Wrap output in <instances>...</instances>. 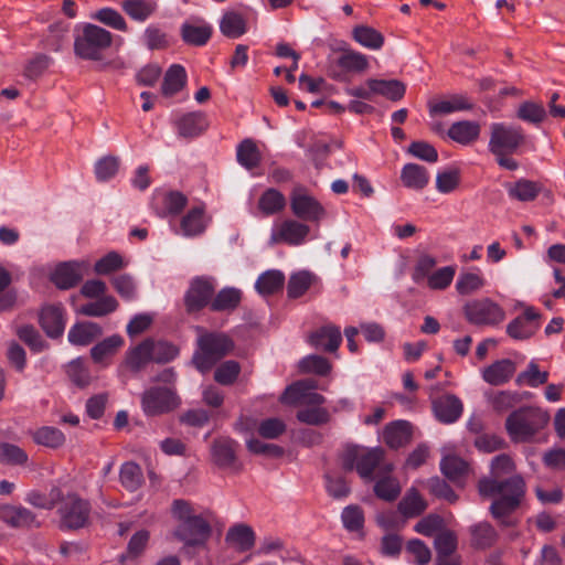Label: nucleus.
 I'll return each instance as SVG.
<instances>
[{
	"instance_id": "69168bd1",
	"label": "nucleus",
	"mask_w": 565,
	"mask_h": 565,
	"mask_svg": "<svg viewBox=\"0 0 565 565\" xmlns=\"http://www.w3.org/2000/svg\"><path fill=\"white\" fill-rule=\"evenodd\" d=\"M299 369L302 373L326 375L331 371V364L327 359L312 354L299 361Z\"/></svg>"
},
{
	"instance_id": "ddd939ff",
	"label": "nucleus",
	"mask_w": 565,
	"mask_h": 565,
	"mask_svg": "<svg viewBox=\"0 0 565 565\" xmlns=\"http://www.w3.org/2000/svg\"><path fill=\"white\" fill-rule=\"evenodd\" d=\"M88 268L89 264L86 260L58 263L50 268L49 278L56 288L67 290L82 280Z\"/></svg>"
},
{
	"instance_id": "052dcab7",
	"label": "nucleus",
	"mask_w": 565,
	"mask_h": 565,
	"mask_svg": "<svg viewBox=\"0 0 565 565\" xmlns=\"http://www.w3.org/2000/svg\"><path fill=\"white\" fill-rule=\"evenodd\" d=\"M456 275V266L441 267L428 275L427 286L433 290H444L450 286Z\"/></svg>"
},
{
	"instance_id": "393cba45",
	"label": "nucleus",
	"mask_w": 565,
	"mask_h": 565,
	"mask_svg": "<svg viewBox=\"0 0 565 565\" xmlns=\"http://www.w3.org/2000/svg\"><path fill=\"white\" fill-rule=\"evenodd\" d=\"M394 466L392 463H384L381 467V472L374 484V492L377 498L385 501L395 500L401 493V484L398 480L391 476Z\"/></svg>"
},
{
	"instance_id": "a878e982",
	"label": "nucleus",
	"mask_w": 565,
	"mask_h": 565,
	"mask_svg": "<svg viewBox=\"0 0 565 565\" xmlns=\"http://www.w3.org/2000/svg\"><path fill=\"white\" fill-rule=\"evenodd\" d=\"M381 438L390 448H399L409 443L412 426L403 419L392 422L384 427Z\"/></svg>"
},
{
	"instance_id": "a18cd8bd",
	"label": "nucleus",
	"mask_w": 565,
	"mask_h": 565,
	"mask_svg": "<svg viewBox=\"0 0 565 565\" xmlns=\"http://www.w3.org/2000/svg\"><path fill=\"white\" fill-rule=\"evenodd\" d=\"M285 205V196L276 189L266 190L258 201V210L266 216L279 213Z\"/></svg>"
},
{
	"instance_id": "6ab92c4d",
	"label": "nucleus",
	"mask_w": 565,
	"mask_h": 565,
	"mask_svg": "<svg viewBox=\"0 0 565 565\" xmlns=\"http://www.w3.org/2000/svg\"><path fill=\"white\" fill-rule=\"evenodd\" d=\"M238 444L228 437H218L211 445V459L221 469L239 470L236 450Z\"/></svg>"
},
{
	"instance_id": "412c9836",
	"label": "nucleus",
	"mask_w": 565,
	"mask_h": 565,
	"mask_svg": "<svg viewBox=\"0 0 565 565\" xmlns=\"http://www.w3.org/2000/svg\"><path fill=\"white\" fill-rule=\"evenodd\" d=\"M124 344L125 340L121 335L113 334L97 342L90 349V358L93 362L98 364L100 367H108L113 362V358L118 353Z\"/></svg>"
},
{
	"instance_id": "9b49d317",
	"label": "nucleus",
	"mask_w": 565,
	"mask_h": 565,
	"mask_svg": "<svg viewBox=\"0 0 565 565\" xmlns=\"http://www.w3.org/2000/svg\"><path fill=\"white\" fill-rule=\"evenodd\" d=\"M463 312L467 320L477 326H497L505 319L504 309L490 298L467 302Z\"/></svg>"
},
{
	"instance_id": "20e7f679",
	"label": "nucleus",
	"mask_w": 565,
	"mask_h": 565,
	"mask_svg": "<svg viewBox=\"0 0 565 565\" xmlns=\"http://www.w3.org/2000/svg\"><path fill=\"white\" fill-rule=\"evenodd\" d=\"M316 382L311 380L300 381L288 386L281 396V401L287 404H301L307 406L297 414V418L309 425H319L328 422V412L319 407L324 402V397L317 392Z\"/></svg>"
},
{
	"instance_id": "6e6d98bb",
	"label": "nucleus",
	"mask_w": 565,
	"mask_h": 565,
	"mask_svg": "<svg viewBox=\"0 0 565 565\" xmlns=\"http://www.w3.org/2000/svg\"><path fill=\"white\" fill-rule=\"evenodd\" d=\"M66 373L77 386L85 387L92 381L89 369L82 358L72 360L66 366Z\"/></svg>"
},
{
	"instance_id": "1a4fd4ad",
	"label": "nucleus",
	"mask_w": 565,
	"mask_h": 565,
	"mask_svg": "<svg viewBox=\"0 0 565 565\" xmlns=\"http://www.w3.org/2000/svg\"><path fill=\"white\" fill-rule=\"evenodd\" d=\"M406 87L398 79L369 78L363 84L345 89L349 96L372 100L382 96L388 100L397 102L405 95Z\"/></svg>"
},
{
	"instance_id": "603ef678",
	"label": "nucleus",
	"mask_w": 565,
	"mask_h": 565,
	"mask_svg": "<svg viewBox=\"0 0 565 565\" xmlns=\"http://www.w3.org/2000/svg\"><path fill=\"white\" fill-rule=\"evenodd\" d=\"M441 472L451 481H458L468 472V465L454 455H445L440 461Z\"/></svg>"
},
{
	"instance_id": "13d9d810",
	"label": "nucleus",
	"mask_w": 565,
	"mask_h": 565,
	"mask_svg": "<svg viewBox=\"0 0 565 565\" xmlns=\"http://www.w3.org/2000/svg\"><path fill=\"white\" fill-rule=\"evenodd\" d=\"M92 18L115 30L122 32L128 30V25L124 17L113 8H103L96 11Z\"/></svg>"
},
{
	"instance_id": "aec40b11",
	"label": "nucleus",
	"mask_w": 565,
	"mask_h": 565,
	"mask_svg": "<svg viewBox=\"0 0 565 565\" xmlns=\"http://www.w3.org/2000/svg\"><path fill=\"white\" fill-rule=\"evenodd\" d=\"M290 206L296 216L306 221H319L324 215L321 204L303 189H295Z\"/></svg>"
},
{
	"instance_id": "39448f33",
	"label": "nucleus",
	"mask_w": 565,
	"mask_h": 565,
	"mask_svg": "<svg viewBox=\"0 0 565 565\" xmlns=\"http://www.w3.org/2000/svg\"><path fill=\"white\" fill-rule=\"evenodd\" d=\"M548 423L547 411L536 406H524L507 417L505 428L513 443H531Z\"/></svg>"
},
{
	"instance_id": "4d7b16f0",
	"label": "nucleus",
	"mask_w": 565,
	"mask_h": 565,
	"mask_svg": "<svg viewBox=\"0 0 565 565\" xmlns=\"http://www.w3.org/2000/svg\"><path fill=\"white\" fill-rule=\"evenodd\" d=\"M237 160L246 169H253L260 161V153L254 141L244 140L237 148Z\"/></svg>"
},
{
	"instance_id": "bf43d9fd",
	"label": "nucleus",
	"mask_w": 565,
	"mask_h": 565,
	"mask_svg": "<svg viewBox=\"0 0 565 565\" xmlns=\"http://www.w3.org/2000/svg\"><path fill=\"white\" fill-rule=\"evenodd\" d=\"M17 335L34 352H42L47 348L39 331L31 324H24L17 329Z\"/></svg>"
},
{
	"instance_id": "e433bc0d",
	"label": "nucleus",
	"mask_w": 565,
	"mask_h": 565,
	"mask_svg": "<svg viewBox=\"0 0 565 565\" xmlns=\"http://www.w3.org/2000/svg\"><path fill=\"white\" fill-rule=\"evenodd\" d=\"M285 282V275L278 269H270L263 273L255 282L257 292L268 296L281 290Z\"/></svg>"
},
{
	"instance_id": "4468645a",
	"label": "nucleus",
	"mask_w": 565,
	"mask_h": 565,
	"mask_svg": "<svg viewBox=\"0 0 565 565\" xmlns=\"http://www.w3.org/2000/svg\"><path fill=\"white\" fill-rule=\"evenodd\" d=\"M310 233V227L296 220H281L274 222L270 230L269 244L302 245Z\"/></svg>"
},
{
	"instance_id": "3c124183",
	"label": "nucleus",
	"mask_w": 565,
	"mask_h": 565,
	"mask_svg": "<svg viewBox=\"0 0 565 565\" xmlns=\"http://www.w3.org/2000/svg\"><path fill=\"white\" fill-rule=\"evenodd\" d=\"M353 38L359 44L370 50H379L384 43V39L380 32L365 25L354 28Z\"/></svg>"
},
{
	"instance_id": "a19ab883",
	"label": "nucleus",
	"mask_w": 565,
	"mask_h": 565,
	"mask_svg": "<svg viewBox=\"0 0 565 565\" xmlns=\"http://www.w3.org/2000/svg\"><path fill=\"white\" fill-rule=\"evenodd\" d=\"M472 104L465 95H454L429 105L430 114L448 115L451 113L470 109Z\"/></svg>"
},
{
	"instance_id": "79ce46f5",
	"label": "nucleus",
	"mask_w": 565,
	"mask_h": 565,
	"mask_svg": "<svg viewBox=\"0 0 565 565\" xmlns=\"http://www.w3.org/2000/svg\"><path fill=\"white\" fill-rule=\"evenodd\" d=\"M126 365L138 371L143 367L147 363L153 362L151 353V340H146L139 345L130 349L126 354Z\"/></svg>"
},
{
	"instance_id": "37998d69",
	"label": "nucleus",
	"mask_w": 565,
	"mask_h": 565,
	"mask_svg": "<svg viewBox=\"0 0 565 565\" xmlns=\"http://www.w3.org/2000/svg\"><path fill=\"white\" fill-rule=\"evenodd\" d=\"M486 285V280L482 274L477 271H463L461 273L456 281V290L462 296H468L477 292Z\"/></svg>"
},
{
	"instance_id": "f257e3e1",
	"label": "nucleus",
	"mask_w": 565,
	"mask_h": 565,
	"mask_svg": "<svg viewBox=\"0 0 565 565\" xmlns=\"http://www.w3.org/2000/svg\"><path fill=\"white\" fill-rule=\"evenodd\" d=\"M490 468L492 478L479 482V493L484 498L493 499L490 507L493 518L509 524L505 518L519 508L525 494V481L520 475H514L504 481L497 480L501 476L512 473L516 468L511 456L507 454L493 457Z\"/></svg>"
},
{
	"instance_id": "f3484780",
	"label": "nucleus",
	"mask_w": 565,
	"mask_h": 565,
	"mask_svg": "<svg viewBox=\"0 0 565 565\" xmlns=\"http://www.w3.org/2000/svg\"><path fill=\"white\" fill-rule=\"evenodd\" d=\"M215 285L212 278H194L185 294L184 301L189 312L199 311L212 299Z\"/></svg>"
},
{
	"instance_id": "0e129e2a",
	"label": "nucleus",
	"mask_w": 565,
	"mask_h": 565,
	"mask_svg": "<svg viewBox=\"0 0 565 565\" xmlns=\"http://www.w3.org/2000/svg\"><path fill=\"white\" fill-rule=\"evenodd\" d=\"M241 300V291L235 288L222 289L211 302V308L216 311L234 309Z\"/></svg>"
},
{
	"instance_id": "473e14b6",
	"label": "nucleus",
	"mask_w": 565,
	"mask_h": 565,
	"mask_svg": "<svg viewBox=\"0 0 565 565\" xmlns=\"http://www.w3.org/2000/svg\"><path fill=\"white\" fill-rule=\"evenodd\" d=\"M226 542L236 551L246 552L255 544V533L246 524H236L227 531Z\"/></svg>"
},
{
	"instance_id": "c03bdc74",
	"label": "nucleus",
	"mask_w": 565,
	"mask_h": 565,
	"mask_svg": "<svg viewBox=\"0 0 565 565\" xmlns=\"http://www.w3.org/2000/svg\"><path fill=\"white\" fill-rule=\"evenodd\" d=\"M186 81L185 70L178 64L170 66L167 71L163 84L162 94L164 96H172L183 88Z\"/></svg>"
},
{
	"instance_id": "f03ea898",
	"label": "nucleus",
	"mask_w": 565,
	"mask_h": 565,
	"mask_svg": "<svg viewBox=\"0 0 565 565\" xmlns=\"http://www.w3.org/2000/svg\"><path fill=\"white\" fill-rule=\"evenodd\" d=\"M171 513L178 522L173 536L184 546L200 547L211 537L214 516L210 510L179 499L172 502Z\"/></svg>"
},
{
	"instance_id": "f8f14e48",
	"label": "nucleus",
	"mask_w": 565,
	"mask_h": 565,
	"mask_svg": "<svg viewBox=\"0 0 565 565\" xmlns=\"http://www.w3.org/2000/svg\"><path fill=\"white\" fill-rule=\"evenodd\" d=\"M180 397L170 387H151L141 395V407L147 416H158L174 411Z\"/></svg>"
},
{
	"instance_id": "680f3d73",
	"label": "nucleus",
	"mask_w": 565,
	"mask_h": 565,
	"mask_svg": "<svg viewBox=\"0 0 565 565\" xmlns=\"http://www.w3.org/2000/svg\"><path fill=\"white\" fill-rule=\"evenodd\" d=\"M62 492L63 490L60 488H52L49 495L31 491L26 494L25 501L36 508L52 509L62 499Z\"/></svg>"
},
{
	"instance_id": "5fc2aeb1",
	"label": "nucleus",
	"mask_w": 565,
	"mask_h": 565,
	"mask_svg": "<svg viewBox=\"0 0 565 565\" xmlns=\"http://www.w3.org/2000/svg\"><path fill=\"white\" fill-rule=\"evenodd\" d=\"M120 482L129 491H136L143 481L141 468L132 462H125L120 468Z\"/></svg>"
},
{
	"instance_id": "bb28decb",
	"label": "nucleus",
	"mask_w": 565,
	"mask_h": 565,
	"mask_svg": "<svg viewBox=\"0 0 565 565\" xmlns=\"http://www.w3.org/2000/svg\"><path fill=\"white\" fill-rule=\"evenodd\" d=\"M186 204V198L180 192H157L153 196V207L160 216L178 214Z\"/></svg>"
},
{
	"instance_id": "cd10ccee",
	"label": "nucleus",
	"mask_w": 565,
	"mask_h": 565,
	"mask_svg": "<svg viewBox=\"0 0 565 565\" xmlns=\"http://www.w3.org/2000/svg\"><path fill=\"white\" fill-rule=\"evenodd\" d=\"M433 409L439 422L451 424L461 416L462 403L455 395H446L434 402Z\"/></svg>"
},
{
	"instance_id": "774afa93",
	"label": "nucleus",
	"mask_w": 565,
	"mask_h": 565,
	"mask_svg": "<svg viewBox=\"0 0 565 565\" xmlns=\"http://www.w3.org/2000/svg\"><path fill=\"white\" fill-rule=\"evenodd\" d=\"M343 526L351 532H358L363 527L364 514L360 507L348 505L341 514Z\"/></svg>"
},
{
	"instance_id": "c756f323",
	"label": "nucleus",
	"mask_w": 565,
	"mask_h": 565,
	"mask_svg": "<svg viewBox=\"0 0 565 565\" xmlns=\"http://www.w3.org/2000/svg\"><path fill=\"white\" fill-rule=\"evenodd\" d=\"M0 520L12 527H28L36 523L35 516L24 507H0Z\"/></svg>"
},
{
	"instance_id": "7ed1b4c3",
	"label": "nucleus",
	"mask_w": 565,
	"mask_h": 565,
	"mask_svg": "<svg viewBox=\"0 0 565 565\" xmlns=\"http://www.w3.org/2000/svg\"><path fill=\"white\" fill-rule=\"evenodd\" d=\"M524 142L521 127L493 122L490 125L489 151L494 156L497 163L507 170L514 171L519 163L512 158Z\"/></svg>"
},
{
	"instance_id": "a211bd4d",
	"label": "nucleus",
	"mask_w": 565,
	"mask_h": 565,
	"mask_svg": "<svg viewBox=\"0 0 565 565\" xmlns=\"http://www.w3.org/2000/svg\"><path fill=\"white\" fill-rule=\"evenodd\" d=\"M540 326V313L533 307H526L521 316L508 323L507 333L514 340L523 341L533 337Z\"/></svg>"
},
{
	"instance_id": "7c9ffc66",
	"label": "nucleus",
	"mask_w": 565,
	"mask_h": 565,
	"mask_svg": "<svg viewBox=\"0 0 565 565\" xmlns=\"http://www.w3.org/2000/svg\"><path fill=\"white\" fill-rule=\"evenodd\" d=\"M206 127V117L200 111L185 114L177 120L178 134L183 138L196 137L201 135Z\"/></svg>"
},
{
	"instance_id": "6e6552de",
	"label": "nucleus",
	"mask_w": 565,
	"mask_h": 565,
	"mask_svg": "<svg viewBox=\"0 0 565 565\" xmlns=\"http://www.w3.org/2000/svg\"><path fill=\"white\" fill-rule=\"evenodd\" d=\"M383 457L384 450L380 447L348 446L342 451L340 460L344 470L355 469L362 479L371 481L374 469L382 467Z\"/></svg>"
},
{
	"instance_id": "4c0bfd02",
	"label": "nucleus",
	"mask_w": 565,
	"mask_h": 565,
	"mask_svg": "<svg viewBox=\"0 0 565 565\" xmlns=\"http://www.w3.org/2000/svg\"><path fill=\"white\" fill-rule=\"evenodd\" d=\"M505 189L511 199L522 202L533 201L541 191L539 183L526 179H521L514 183H508Z\"/></svg>"
},
{
	"instance_id": "58836bf2",
	"label": "nucleus",
	"mask_w": 565,
	"mask_h": 565,
	"mask_svg": "<svg viewBox=\"0 0 565 565\" xmlns=\"http://www.w3.org/2000/svg\"><path fill=\"white\" fill-rule=\"evenodd\" d=\"M119 303L111 295H105L81 307L79 312L87 317H104L117 310Z\"/></svg>"
},
{
	"instance_id": "4be33fe9",
	"label": "nucleus",
	"mask_w": 565,
	"mask_h": 565,
	"mask_svg": "<svg viewBox=\"0 0 565 565\" xmlns=\"http://www.w3.org/2000/svg\"><path fill=\"white\" fill-rule=\"evenodd\" d=\"M212 32V25L199 17H191L181 26L183 41L196 46L204 45L210 40Z\"/></svg>"
},
{
	"instance_id": "2f4dec72",
	"label": "nucleus",
	"mask_w": 565,
	"mask_h": 565,
	"mask_svg": "<svg viewBox=\"0 0 565 565\" xmlns=\"http://www.w3.org/2000/svg\"><path fill=\"white\" fill-rule=\"evenodd\" d=\"M342 341L340 329L334 326H326L311 333L309 342L317 349L326 351H335Z\"/></svg>"
},
{
	"instance_id": "dca6fc26",
	"label": "nucleus",
	"mask_w": 565,
	"mask_h": 565,
	"mask_svg": "<svg viewBox=\"0 0 565 565\" xmlns=\"http://www.w3.org/2000/svg\"><path fill=\"white\" fill-rule=\"evenodd\" d=\"M369 68L367 57L359 52L345 51L337 60L330 62L329 75L337 81H347L348 73H363Z\"/></svg>"
},
{
	"instance_id": "de8ad7c7",
	"label": "nucleus",
	"mask_w": 565,
	"mask_h": 565,
	"mask_svg": "<svg viewBox=\"0 0 565 565\" xmlns=\"http://www.w3.org/2000/svg\"><path fill=\"white\" fill-rule=\"evenodd\" d=\"M548 380V372L541 371L535 361H531L526 369L520 372L515 379L518 385H525L529 387H539Z\"/></svg>"
},
{
	"instance_id": "0eeeda50",
	"label": "nucleus",
	"mask_w": 565,
	"mask_h": 565,
	"mask_svg": "<svg viewBox=\"0 0 565 565\" xmlns=\"http://www.w3.org/2000/svg\"><path fill=\"white\" fill-rule=\"evenodd\" d=\"M111 42L113 35L109 31L87 23L76 31L74 52L81 58L97 61Z\"/></svg>"
},
{
	"instance_id": "423d86ee",
	"label": "nucleus",
	"mask_w": 565,
	"mask_h": 565,
	"mask_svg": "<svg viewBox=\"0 0 565 565\" xmlns=\"http://www.w3.org/2000/svg\"><path fill=\"white\" fill-rule=\"evenodd\" d=\"M234 348L233 341L224 333H202L198 338V349L193 354V364L205 373Z\"/></svg>"
},
{
	"instance_id": "b1692460",
	"label": "nucleus",
	"mask_w": 565,
	"mask_h": 565,
	"mask_svg": "<svg viewBox=\"0 0 565 565\" xmlns=\"http://www.w3.org/2000/svg\"><path fill=\"white\" fill-rule=\"evenodd\" d=\"M209 224V217L205 215L202 206L191 209L180 222V227L175 228V234L184 237H194L204 233Z\"/></svg>"
},
{
	"instance_id": "49530a36",
	"label": "nucleus",
	"mask_w": 565,
	"mask_h": 565,
	"mask_svg": "<svg viewBox=\"0 0 565 565\" xmlns=\"http://www.w3.org/2000/svg\"><path fill=\"white\" fill-rule=\"evenodd\" d=\"M110 284L115 291L126 301H132L138 297V284L130 274L114 276Z\"/></svg>"
},
{
	"instance_id": "ea45409f",
	"label": "nucleus",
	"mask_w": 565,
	"mask_h": 565,
	"mask_svg": "<svg viewBox=\"0 0 565 565\" xmlns=\"http://www.w3.org/2000/svg\"><path fill=\"white\" fill-rule=\"evenodd\" d=\"M121 8L132 20L143 22L152 15L157 4L153 0H124Z\"/></svg>"
},
{
	"instance_id": "5701e85b",
	"label": "nucleus",
	"mask_w": 565,
	"mask_h": 565,
	"mask_svg": "<svg viewBox=\"0 0 565 565\" xmlns=\"http://www.w3.org/2000/svg\"><path fill=\"white\" fill-rule=\"evenodd\" d=\"M516 364L510 359L497 360L481 370L482 380L492 385L500 386L507 384L514 375Z\"/></svg>"
},
{
	"instance_id": "72a5a7b5",
	"label": "nucleus",
	"mask_w": 565,
	"mask_h": 565,
	"mask_svg": "<svg viewBox=\"0 0 565 565\" xmlns=\"http://www.w3.org/2000/svg\"><path fill=\"white\" fill-rule=\"evenodd\" d=\"M480 130V125L477 121L462 120L450 126L448 136L454 141L467 146L479 138Z\"/></svg>"
},
{
	"instance_id": "f704fd0d",
	"label": "nucleus",
	"mask_w": 565,
	"mask_h": 565,
	"mask_svg": "<svg viewBox=\"0 0 565 565\" xmlns=\"http://www.w3.org/2000/svg\"><path fill=\"white\" fill-rule=\"evenodd\" d=\"M402 183L413 190H422L429 182V173L425 167L416 163H407L401 171Z\"/></svg>"
},
{
	"instance_id": "338daca9",
	"label": "nucleus",
	"mask_w": 565,
	"mask_h": 565,
	"mask_svg": "<svg viewBox=\"0 0 565 565\" xmlns=\"http://www.w3.org/2000/svg\"><path fill=\"white\" fill-rule=\"evenodd\" d=\"M241 372V366L236 361L228 360L220 364L214 372V380L222 385L233 384Z\"/></svg>"
},
{
	"instance_id": "09e8293b",
	"label": "nucleus",
	"mask_w": 565,
	"mask_h": 565,
	"mask_svg": "<svg viewBox=\"0 0 565 565\" xmlns=\"http://www.w3.org/2000/svg\"><path fill=\"white\" fill-rule=\"evenodd\" d=\"M128 262L117 252H109L100 257L94 265L97 275L106 276L125 268Z\"/></svg>"
},
{
	"instance_id": "e2e57ef3",
	"label": "nucleus",
	"mask_w": 565,
	"mask_h": 565,
	"mask_svg": "<svg viewBox=\"0 0 565 565\" xmlns=\"http://www.w3.org/2000/svg\"><path fill=\"white\" fill-rule=\"evenodd\" d=\"M315 276L307 271H298L291 275L288 282V295L292 298H298L302 296L313 284Z\"/></svg>"
},
{
	"instance_id": "c9c22d12",
	"label": "nucleus",
	"mask_w": 565,
	"mask_h": 565,
	"mask_svg": "<svg viewBox=\"0 0 565 565\" xmlns=\"http://www.w3.org/2000/svg\"><path fill=\"white\" fill-rule=\"evenodd\" d=\"M220 31L230 39L241 38L247 31L246 20L236 11H226L220 20Z\"/></svg>"
},
{
	"instance_id": "864d4df0",
	"label": "nucleus",
	"mask_w": 565,
	"mask_h": 565,
	"mask_svg": "<svg viewBox=\"0 0 565 565\" xmlns=\"http://www.w3.org/2000/svg\"><path fill=\"white\" fill-rule=\"evenodd\" d=\"M425 509L426 502L415 489H411L398 503V511L405 518L416 516L420 514Z\"/></svg>"
},
{
	"instance_id": "c85d7f7f",
	"label": "nucleus",
	"mask_w": 565,
	"mask_h": 565,
	"mask_svg": "<svg viewBox=\"0 0 565 565\" xmlns=\"http://www.w3.org/2000/svg\"><path fill=\"white\" fill-rule=\"evenodd\" d=\"M103 333L102 327L96 322L85 321L71 327L67 340L73 345L85 347Z\"/></svg>"
},
{
	"instance_id": "2eb2a0df",
	"label": "nucleus",
	"mask_w": 565,
	"mask_h": 565,
	"mask_svg": "<svg viewBox=\"0 0 565 565\" xmlns=\"http://www.w3.org/2000/svg\"><path fill=\"white\" fill-rule=\"evenodd\" d=\"M38 321L49 338L58 339L66 327V310L62 303H44L39 310Z\"/></svg>"
},
{
	"instance_id": "8fccbe9b",
	"label": "nucleus",
	"mask_w": 565,
	"mask_h": 565,
	"mask_svg": "<svg viewBox=\"0 0 565 565\" xmlns=\"http://www.w3.org/2000/svg\"><path fill=\"white\" fill-rule=\"evenodd\" d=\"M32 437L38 445L50 448L61 447L65 443L64 434L60 429L50 426L34 430Z\"/></svg>"
},
{
	"instance_id": "9d476101",
	"label": "nucleus",
	"mask_w": 565,
	"mask_h": 565,
	"mask_svg": "<svg viewBox=\"0 0 565 565\" xmlns=\"http://www.w3.org/2000/svg\"><path fill=\"white\" fill-rule=\"evenodd\" d=\"M58 514L61 526L66 529H79L87 524L89 518V505L75 493L62 492L58 501Z\"/></svg>"
}]
</instances>
